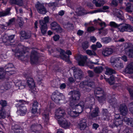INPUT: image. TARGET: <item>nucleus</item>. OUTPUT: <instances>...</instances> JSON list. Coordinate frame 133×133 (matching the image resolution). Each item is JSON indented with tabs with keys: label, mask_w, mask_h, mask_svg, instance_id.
Wrapping results in <instances>:
<instances>
[{
	"label": "nucleus",
	"mask_w": 133,
	"mask_h": 133,
	"mask_svg": "<svg viewBox=\"0 0 133 133\" xmlns=\"http://www.w3.org/2000/svg\"><path fill=\"white\" fill-rule=\"evenodd\" d=\"M68 95L71 96L69 98V105L72 110L70 108H68L67 111L68 114L71 117H76L83 112L84 107V102L81 101L77 104L81 96L78 91H71Z\"/></svg>",
	"instance_id": "nucleus-1"
},
{
	"label": "nucleus",
	"mask_w": 133,
	"mask_h": 133,
	"mask_svg": "<svg viewBox=\"0 0 133 133\" xmlns=\"http://www.w3.org/2000/svg\"><path fill=\"white\" fill-rule=\"evenodd\" d=\"M12 46L16 48L15 49H12V51L15 53V56L19 58L21 57H22V58H24L25 57L24 54H28L29 51V49L28 47H25L19 44L17 45H12Z\"/></svg>",
	"instance_id": "nucleus-2"
},
{
	"label": "nucleus",
	"mask_w": 133,
	"mask_h": 133,
	"mask_svg": "<svg viewBox=\"0 0 133 133\" xmlns=\"http://www.w3.org/2000/svg\"><path fill=\"white\" fill-rule=\"evenodd\" d=\"M121 59H122L124 62H126L127 60V57L125 56L119 57L116 56L112 57L110 60L113 67L121 69L124 67V65L122 63L121 61Z\"/></svg>",
	"instance_id": "nucleus-3"
},
{
	"label": "nucleus",
	"mask_w": 133,
	"mask_h": 133,
	"mask_svg": "<svg viewBox=\"0 0 133 133\" xmlns=\"http://www.w3.org/2000/svg\"><path fill=\"white\" fill-rule=\"evenodd\" d=\"M96 98L100 103L104 102L107 99L110 105L115 109L117 108L118 107V104L116 102V98H111L110 96H108L106 98L105 94L100 96H96Z\"/></svg>",
	"instance_id": "nucleus-4"
},
{
	"label": "nucleus",
	"mask_w": 133,
	"mask_h": 133,
	"mask_svg": "<svg viewBox=\"0 0 133 133\" xmlns=\"http://www.w3.org/2000/svg\"><path fill=\"white\" fill-rule=\"evenodd\" d=\"M51 97L52 100L57 104H61L66 102L63 101L65 99V96L57 90L55 91L52 93Z\"/></svg>",
	"instance_id": "nucleus-5"
},
{
	"label": "nucleus",
	"mask_w": 133,
	"mask_h": 133,
	"mask_svg": "<svg viewBox=\"0 0 133 133\" xmlns=\"http://www.w3.org/2000/svg\"><path fill=\"white\" fill-rule=\"evenodd\" d=\"M24 76L27 79L26 83L29 88L31 90L32 92L34 93L35 92L32 91V90L34 89L35 87V83L32 77V73L31 72L28 73L24 74Z\"/></svg>",
	"instance_id": "nucleus-6"
},
{
	"label": "nucleus",
	"mask_w": 133,
	"mask_h": 133,
	"mask_svg": "<svg viewBox=\"0 0 133 133\" xmlns=\"http://www.w3.org/2000/svg\"><path fill=\"white\" fill-rule=\"evenodd\" d=\"M117 29L121 32H133V27L128 24L122 23L118 24Z\"/></svg>",
	"instance_id": "nucleus-7"
},
{
	"label": "nucleus",
	"mask_w": 133,
	"mask_h": 133,
	"mask_svg": "<svg viewBox=\"0 0 133 133\" xmlns=\"http://www.w3.org/2000/svg\"><path fill=\"white\" fill-rule=\"evenodd\" d=\"M31 63L32 64H38L39 62L37 52L35 51H32L31 53L30 56Z\"/></svg>",
	"instance_id": "nucleus-8"
},
{
	"label": "nucleus",
	"mask_w": 133,
	"mask_h": 133,
	"mask_svg": "<svg viewBox=\"0 0 133 133\" xmlns=\"http://www.w3.org/2000/svg\"><path fill=\"white\" fill-rule=\"evenodd\" d=\"M35 6L38 12L41 14L44 15L47 12L46 9L44 6L43 3H41L38 2L36 4Z\"/></svg>",
	"instance_id": "nucleus-9"
},
{
	"label": "nucleus",
	"mask_w": 133,
	"mask_h": 133,
	"mask_svg": "<svg viewBox=\"0 0 133 133\" xmlns=\"http://www.w3.org/2000/svg\"><path fill=\"white\" fill-rule=\"evenodd\" d=\"M60 55L62 58L66 62H69V55L72 54L70 50H67L66 52L63 50L60 49Z\"/></svg>",
	"instance_id": "nucleus-10"
},
{
	"label": "nucleus",
	"mask_w": 133,
	"mask_h": 133,
	"mask_svg": "<svg viewBox=\"0 0 133 133\" xmlns=\"http://www.w3.org/2000/svg\"><path fill=\"white\" fill-rule=\"evenodd\" d=\"M74 72V76L76 79H78L77 81H80L83 76V72L82 70L77 67H75L73 68Z\"/></svg>",
	"instance_id": "nucleus-11"
},
{
	"label": "nucleus",
	"mask_w": 133,
	"mask_h": 133,
	"mask_svg": "<svg viewBox=\"0 0 133 133\" xmlns=\"http://www.w3.org/2000/svg\"><path fill=\"white\" fill-rule=\"evenodd\" d=\"M4 68L6 74L10 75L14 74L15 68L12 64L10 63L8 64L5 66Z\"/></svg>",
	"instance_id": "nucleus-12"
},
{
	"label": "nucleus",
	"mask_w": 133,
	"mask_h": 133,
	"mask_svg": "<svg viewBox=\"0 0 133 133\" xmlns=\"http://www.w3.org/2000/svg\"><path fill=\"white\" fill-rule=\"evenodd\" d=\"M7 104L6 101L5 100H1L0 101V104L2 107H0V118H4L6 117V112L3 110V108L6 106Z\"/></svg>",
	"instance_id": "nucleus-13"
},
{
	"label": "nucleus",
	"mask_w": 133,
	"mask_h": 133,
	"mask_svg": "<svg viewBox=\"0 0 133 133\" xmlns=\"http://www.w3.org/2000/svg\"><path fill=\"white\" fill-rule=\"evenodd\" d=\"M58 121L59 125L65 129L69 128L71 125L70 123L64 118L59 119Z\"/></svg>",
	"instance_id": "nucleus-14"
},
{
	"label": "nucleus",
	"mask_w": 133,
	"mask_h": 133,
	"mask_svg": "<svg viewBox=\"0 0 133 133\" xmlns=\"http://www.w3.org/2000/svg\"><path fill=\"white\" fill-rule=\"evenodd\" d=\"M65 114V111L63 108H60L57 109L55 112V117L56 119L61 118Z\"/></svg>",
	"instance_id": "nucleus-15"
},
{
	"label": "nucleus",
	"mask_w": 133,
	"mask_h": 133,
	"mask_svg": "<svg viewBox=\"0 0 133 133\" xmlns=\"http://www.w3.org/2000/svg\"><path fill=\"white\" fill-rule=\"evenodd\" d=\"M42 127L40 124L36 125L35 123L32 124L30 127L29 131L36 133H40V130H41Z\"/></svg>",
	"instance_id": "nucleus-16"
},
{
	"label": "nucleus",
	"mask_w": 133,
	"mask_h": 133,
	"mask_svg": "<svg viewBox=\"0 0 133 133\" xmlns=\"http://www.w3.org/2000/svg\"><path fill=\"white\" fill-rule=\"evenodd\" d=\"M113 52V50L111 48H106L103 49L102 51V55L104 57H108Z\"/></svg>",
	"instance_id": "nucleus-17"
},
{
	"label": "nucleus",
	"mask_w": 133,
	"mask_h": 133,
	"mask_svg": "<svg viewBox=\"0 0 133 133\" xmlns=\"http://www.w3.org/2000/svg\"><path fill=\"white\" fill-rule=\"evenodd\" d=\"M113 122L112 124L110 123V127L112 128L115 126L117 127L122 124L123 123V119L122 118L114 119L113 120Z\"/></svg>",
	"instance_id": "nucleus-18"
},
{
	"label": "nucleus",
	"mask_w": 133,
	"mask_h": 133,
	"mask_svg": "<svg viewBox=\"0 0 133 133\" xmlns=\"http://www.w3.org/2000/svg\"><path fill=\"white\" fill-rule=\"evenodd\" d=\"M103 116L102 119L103 120L109 121L111 118L110 114L108 112L106 109H103L102 111Z\"/></svg>",
	"instance_id": "nucleus-19"
},
{
	"label": "nucleus",
	"mask_w": 133,
	"mask_h": 133,
	"mask_svg": "<svg viewBox=\"0 0 133 133\" xmlns=\"http://www.w3.org/2000/svg\"><path fill=\"white\" fill-rule=\"evenodd\" d=\"M39 23L41 25L40 29L41 33L44 35L45 34L47 30V27L46 24L44 23L43 21V20H41L39 21Z\"/></svg>",
	"instance_id": "nucleus-20"
},
{
	"label": "nucleus",
	"mask_w": 133,
	"mask_h": 133,
	"mask_svg": "<svg viewBox=\"0 0 133 133\" xmlns=\"http://www.w3.org/2000/svg\"><path fill=\"white\" fill-rule=\"evenodd\" d=\"M42 118L46 126V124H48L49 121V111L44 110L42 114Z\"/></svg>",
	"instance_id": "nucleus-21"
},
{
	"label": "nucleus",
	"mask_w": 133,
	"mask_h": 133,
	"mask_svg": "<svg viewBox=\"0 0 133 133\" xmlns=\"http://www.w3.org/2000/svg\"><path fill=\"white\" fill-rule=\"evenodd\" d=\"M119 111L121 114L125 116L127 114L128 110L127 107L124 104H123L120 105L119 107Z\"/></svg>",
	"instance_id": "nucleus-22"
},
{
	"label": "nucleus",
	"mask_w": 133,
	"mask_h": 133,
	"mask_svg": "<svg viewBox=\"0 0 133 133\" xmlns=\"http://www.w3.org/2000/svg\"><path fill=\"white\" fill-rule=\"evenodd\" d=\"M20 38L22 40L28 39L31 36V35L30 33L26 32L24 31H21L20 32Z\"/></svg>",
	"instance_id": "nucleus-23"
},
{
	"label": "nucleus",
	"mask_w": 133,
	"mask_h": 133,
	"mask_svg": "<svg viewBox=\"0 0 133 133\" xmlns=\"http://www.w3.org/2000/svg\"><path fill=\"white\" fill-rule=\"evenodd\" d=\"M86 121V119H85L82 118L80 120L78 126L81 130H83L86 128L87 126Z\"/></svg>",
	"instance_id": "nucleus-24"
},
{
	"label": "nucleus",
	"mask_w": 133,
	"mask_h": 133,
	"mask_svg": "<svg viewBox=\"0 0 133 133\" xmlns=\"http://www.w3.org/2000/svg\"><path fill=\"white\" fill-rule=\"evenodd\" d=\"M78 57L81 58V60L79 61L78 64L79 65L84 66L86 63V60L88 58L87 56L80 55Z\"/></svg>",
	"instance_id": "nucleus-25"
},
{
	"label": "nucleus",
	"mask_w": 133,
	"mask_h": 133,
	"mask_svg": "<svg viewBox=\"0 0 133 133\" xmlns=\"http://www.w3.org/2000/svg\"><path fill=\"white\" fill-rule=\"evenodd\" d=\"M125 71L126 73H133V62L129 64L125 68Z\"/></svg>",
	"instance_id": "nucleus-26"
},
{
	"label": "nucleus",
	"mask_w": 133,
	"mask_h": 133,
	"mask_svg": "<svg viewBox=\"0 0 133 133\" xmlns=\"http://www.w3.org/2000/svg\"><path fill=\"white\" fill-rule=\"evenodd\" d=\"M76 12L78 16L83 15L86 14L85 10L82 7H79L76 9Z\"/></svg>",
	"instance_id": "nucleus-27"
},
{
	"label": "nucleus",
	"mask_w": 133,
	"mask_h": 133,
	"mask_svg": "<svg viewBox=\"0 0 133 133\" xmlns=\"http://www.w3.org/2000/svg\"><path fill=\"white\" fill-rule=\"evenodd\" d=\"M94 92L95 95L96 97L97 95H98L100 96L105 94L102 89L99 87H98L95 89L94 90Z\"/></svg>",
	"instance_id": "nucleus-28"
},
{
	"label": "nucleus",
	"mask_w": 133,
	"mask_h": 133,
	"mask_svg": "<svg viewBox=\"0 0 133 133\" xmlns=\"http://www.w3.org/2000/svg\"><path fill=\"white\" fill-rule=\"evenodd\" d=\"M10 8H7L5 11L0 12V17L10 15Z\"/></svg>",
	"instance_id": "nucleus-29"
},
{
	"label": "nucleus",
	"mask_w": 133,
	"mask_h": 133,
	"mask_svg": "<svg viewBox=\"0 0 133 133\" xmlns=\"http://www.w3.org/2000/svg\"><path fill=\"white\" fill-rule=\"evenodd\" d=\"M15 35H12L9 36H8L3 39V41L4 43L8 42L9 44L11 42V41L12 40L15 36Z\"/></svg>",
	"instance_id": "nucleus-30"
},
{
	"label": "nucleus",
	"mask_w": 133,
	"mask_h": 133,
	"mask_svg": "<svg viewBox=\"0 0 133 133\" xmlns=\"http://www.w3.org/2000/svg\"><path fill=\"white\" fill-rule=\"evenodd\" d=\"M124 122H126L127 124L132 127H133V118H128L127 117H125L123 119Z\"/></svg>",
	"instance_id": "nucleus-31"
},
{
	"label": "nucleus",
	"mask_w": 133,
	"mask_h": 133,
	"mask_svg": "<svg viewBox=\"0 0 133 133\" xmlns=\"http://www.w3.org/2000/svg\"><path fill=\"white\" fill-rule=\"evenodd\" d=\"M93 3L95 4L97 7H101L107 2L104 0L100 1L99 2L97 1L96 0H93Z\"/></svg>",
	"instance_id": "nucleus-32"
},
{
	"label": "nucleus",
	"mask_w": 133,
	"mask_h": 133,
	"mask_svg": "<svg viewBox=\"0 0 133 133\" xmlns=\"http://www.w3.org/2000/svg\"><path fill=\"white\" fill-rule=\"evenodd\" d=\"M99 112L98 108L97 107H95L92 111L91 114V116L93 117H95L98 116Z\"/></svg>",
	"instance_id": "nucleus-33"
},
{
	"label": "nucleus",
	"mask_w": 133,
	"mask_h": 133,
	"mask_svg": "<svg viewBox=\"0 0 133 133\" xmlns=\"http://www.w3.org/2000/svg\"><path fill=\"white\" fill-rule=\"evenodd\" d=\"M127 49L128 50V51L127 52V54L130 57H133V45H131L130 47L128 46Z\"/></svg>",
	"instance_id": "nucleus-34"
},
{
	"label": "nucleus",
	"mask_w": 133,
	"mask_h": 133,
	"mask_svg": "<svg viewBox=\"0 0 133 133\" xmlns=\"http://www.w3.org/2000/svg\"><path fill=\"white\" fill-rule=\"evenodd\" d=\"M10 2L11 4H16L20 6L23 5L22 0H10Z\"/></svg>",
	"instance_id": "nucleus-35"
},
{
	"label": "nucleus",
	"mask_w": 133,
	"mask_h": 133,
	"mask_svg": "<svg viewBox=\"0 0 133 133\" xmlns=\"http://www.w3.org/2000/svg\"><path fill=\"white\" fill-rule=\"evenodd\" d=\"M17 21L19 27L22 28L24 24L23 19L21 17H18Z\"/></svg>",
	"instance_id": "nucleus-36"
},
{
	"label": "nucleus",
	"mask_w": 133,
	"mask_h": 133,
	"mask_svg": "<svg viewBox=\"0 0 133 133\" xmlns=\"http://www.w3.org/2000/svg\"><path fill=\"white\" fill-rule=\"evenodd\" d=\"M87 82L86 81H83V82H81L79 84V87L81 88H83L84 90H85V89H86V91H89V90L86 87V86L87 85Z\"/></svg>",
	"instance_id": "nucleus-37"
},
{
	"label": "nucleus",
	"mask_w": 133,
	"mask_h": 133,
	"mask_svg": "<svg viewBox=\"0 0 133 133\" xmlns=\"http://www.w3.org/2000/svg\"><path fill=\"white\" fill-rule=\"evenodd\" d=\"M12 128L14 131V132L15 133H18L20 130L22 129L18 125H15V126L13 125L12 127Z\"/></svg>",
	"instance_id": "nucleus-38"
},
{
	"label": "nucleus",
	"mask_w": 133,
	"mask_h": 133,
	"mask_svg": "<svg viewBox=\"0 0 133 133\" xmlns=\"http://www.w3.org/2000/svg\"><path fill=\"white\" fill-rule=\"evenodd\" d=\"M115 71L110 68H107L105 72V74L108 75H110L115 73Z\"/></svg>",
	"instance_id": "nucleus-39"
},
{
	"label": "nucleus",
	"mask_w": 133,
	"mask_h": 133,
	"mask_svg": "<svg viewBox=\"0 0 133 133\" xmlns=\"http://www.w3.org/2000/svg\"><path fill=\"white\" fill-rule=\"evenodd\" d=\"M86 52L87 54L90 56H97V55L95 52L94 51L87 50L86 51Z\"/></svg>",
	"instance_id": "nucleus-40"
},
{
	"label": "nucleus",
	"mask_w": 133,
	"mask_h": 133,
	"mask_svg": "<svg viewBox=\"0 0 133 133\" xmlns=\"http://www.w3.org/2000/svg\"><path fill=\"white\" fill-rule=\"evenodd\" d=\"M103 69L102 66H98L95 68L94 69V71L96 73H100L103 71Z\"/></svg>",
	"instance_id": "nucleus-41"
},
{
	"label": "nucleus",
	"mask_w": 133,
	"mask_h": 133,
	"mask_svg": "<svg viewBox=\"0 0 133 133\" xmlns=\"http://www.w3.org/2000/svg\"><path fill=\"white\" fill-rule=\"evenodd\" d=\"M127 7L126 8V11L128 12H131L133 11V10L131 8V4L129 3H128L127 4Z\"/></svg>",
	"instance_id": "nucleus-42"
},
{
	"label": "nucleus",
	"mask_w": 133,
	"mask_h": 133,
	"mask_svg": "<svg viewBox=\"0 0 133 133\" xmlns=\"http://www.w3.org/2000/svg\"><path fill=\"white\" fill-rule=\"evenodd\" d=\"M12 85V83L11 82L5 83L4 86V89L6 90L9 89L11 87Z\"/></svg>",
	"instance_id": "nucleus-43"
},
{
	"label": "nucleus",
	"mask_w": 133,
	"mask_h": 133,
	"mask_svg": "<svg viewBox=\"0 0 133 133\" xmlns=\"http://www.w3.org/2000/svg\"><path fill=\"white\" fill-rule=\"evenodd\" d=\"M114 12L116 15H119L121 16H122L123 14V12L119 9H115L114 10Z\"/></svg>",
	"instance_id": "nucleus-44"
},
{
	"label": "nucleus",
	"mask_w": 133,
	"mask_h": 133,
	"mask_svg": "<svg viewBox=\"0 0 133 133\" xmlns=\"http://www.w3.org/2000/svg\"><path fill=\"white\" fill-rule=\"evenodd\" d=\"M111 39L109 37H105L101 38V42L104 43H108L111 41Z\"/></svg>",
	"instance_id": "nucleus-45"
},
{
	"label": "nucleus",
	"mask_w": 133,
	"mask_h": 133,
	"mask_svg": "<svg viewBox=\"0 0 133 133\" xmlns=\"http://www.w3.org/2000/svg\"><path fill=\"white\" fill-rule=\"evenodd\" d=\"M55 106V104L53 103H52L50 102L49 103L48 105V108L46 110L50 111V110L52 108L54 107Z\"/></svg>",
	"instance_id": "nucleus-46"
},
{
	"label": "nucleus",
	"mask_w": 133,
	"mask_h": 133,
	"mask_svg": "<svg viewBox=\"0 0 133 133\" xmlns=\"http://www.w3.org/2000/svg\"><path fill=\"white\" fill-rule=\"evenodd\" d=\"M87 85L88 86L90 87L91 88H93L95 87V85L94 82L92 81H87Z\"/></svg>",
	"instance_id": "nucleus-47"
},
{
	"label": "nucleus",
	"mask_w": 133,
	"mask_h": 133,
	"mask_svg": "<svg viewBox=\"0 0 133 133\" xmlns=\"http://www.w3.org/2000/svg\"><path fill=\"white\" fill-rule=\"evenodd\" d=\"M82 48L84 50H86L89 46L88 42L87 41L83 42L82 44Z\"/></svg>",
	"instance_id": "nucleus-48"
},
{
	"label": "nucleus",
	"mask_w": 133,
	"mask_h": 133,
	"mask_svg": "<svg viewBox=\"0 0 133 133\" xmlns=\"http://www.w3.org/2000/svg\"><path fill=\"white\" fill-rule=\"evenodd\" d=\"M15 18H13L9 20V22L7 23V26L10 27L15 22Z\"/></svg>",
	"instance_id": "nucleus-49"
},
{
	"label": "nucleus",
	"mask_w": 133,
	"mask_h": 133,
	"mask_svg": "<svg viewBox=\"0 0 133 133\" xmlns=\"http://www.w3.org/2000/svg\"><path fill=\"white\" fill-rule=\"evenodd\" d=\"M63 26L65 28H70L73 27V24L70 23H68L66 24H63Z\"/></svg>",
	"instance_id": "nucleus-50"
},
{
	"label": "nucleus",
	"mask_w": 133,
	"mask_h": 133,
	"mask_svg": "<svg viewBox=\"0 0 133 133\" xmlns=\"http://www.w3.org/2000/svg\"><path fill=\"white\" fill-rule=\"evenodd\" d=\"M3 68H0V77L3 78L5 77V72H4L3 70Z\"/></svg>",
	"instance_id": "nucleus-51"
},
{
	"label": "nucleus",
	"mask_w": 133,
	"mask_h": 133,
	"mask_svg": "<svg viewBox=\"0 0 133 133\" xmlns=\"http://www.w3.org/2000/svg\"><path fill=\"white\" fill-rule=\"evenodd\" d=\"M58 25L56 22H54L51 23V26L52 29L54 30Z\"/></svg>",
	"instance_id": "nucleus-52"
},
{
	"label": "nucleus",
	"mask_w": 133,
	"mask_h": 133,
	"mask_svg": "<svg viewBox=\"0 0 133 133\" xmlns=\"http://www.w3.org/2000/svg\"><path fill=\"white\" fill-rule=\"evenodd\" d=\"M99 34H101L103 35H105L107 34V31L106 30H103L102 29L99 30Z\"/></svg>",
	"instance_id": "nucleus-53"
},
{
	"label": "nucleus",
	"mask_w": 133,
	"mask_h": 133,
	"mask_svg": "<svg viewBox=\"0 0 133 133\" xmlns=\"http://www.w3.org/2000/svg\"><path fill=\"white\" fill-rule=\"evenodd\" d=\"M128 107L130 111L132 114H133V102L129 103Z\"/></svg>",
	"instance_id": "nucleus-54"
},
{
	"label": "nucleus",
	"mask_w": 133,
	"mask_h": 133,
	"mask_svg": "<svg viewBox=\"0 0 133 133\" xmlns=\"http://www.w3.org/2000/svg\"><path fill=\"white\" fill-rule=\"evenodd\" d=\"M26 82L25 81H22L21 82V89L24 88L26 85Z\"/></svg>",
	"instance_id": "nucleus-55"
},
{
	"label": "nucleus",
	"mask_w": 133,
	"mask_h": 133,
	"mask_svg": "<svg viewBox=\"0 0 133 133\" xmlns=\"http://www.w3.org/2000/svg\"><path fill=\"white\" fill-rule=\"evenodd\" d=\"M110 24L111 26L114 27L117 29L118 24H117L115 22H110Z\"/></svg>",
	"instance_id": "nucleus-56"
},
{
	"label": "nucleus",
	"mask_w": 133,
	"mask_h": 133,
	"mask_svg": "<svg viewBox=\"0 0 133 133\" xmlns=\"http://www.w3.org/2000/svg\"><path fill=\"white\" fill-rule=\"evenodd\" d=\"M57 32H61L62 31V29L60 26L58 25L54 30Z\"/></svg>",
	"instance_id": "nucleus-57"
},
{
	"label": "nucleus",
	"mask_w": 133,
	"mask_h": 133,
	"mask_svg": "<svg viewBox=\"0 0 133 133\" xmlns=\"http://www.w3.org/2000/svg\"><path fill=\"white\" fill-rule=\"evenodd\" d=\"M95 30V28L92 26L89 27L87 29V31L89 32H91Z\"/></svg>",
	"instance_id": "nucleus-58"
},
{
	"label": "nucleus",
	"mask_w": 133,
	"mask_h": 133,
	"mask_svg": "<svg viewBox=\"0 0 133 133\" xmlns=\"http://www.w3.org/2000/svg\"><path fill=\"white\" fill-rule=\"evenodd\" d=\"M123 133H131V131L130 129L126 128L123 131Z\"/></svg>",
	"instance_id": "nucleus-59"
},
{
	"label": "nucleus",
	"mask_w": 133,
	"mask_h": 133,
	"mask_svg": "<svg viewBox=\"0 0 133 133\" xmlns=\"http://www.w3.org/2000/svg\"><path fill=\"white\" fill-rule=\"evenodd\" d=\"M21 112H22V111H24V113L27 111V109L26 107L25 106H23L20 109Z\"/></svg>",
	"instance_id": "nucleus-60"
},
{
	"label": "nucleus",
	"mask_w": 133,
	"mask_h": 133,
	"mask_svg": "<svg viewBox=\"0 0 133 133\" xmlns=\"http://www.w3.org/2000/svg\"><path fill=\"white\" fill-rule=\"evenodd\" d=\"M60 36L58 35H56L53 37L54 40L55 41H56L58 40Z\"/></svg>",
	"instance_id": "nucleus-61"
},
{
	"label": "nucleus",
	"mask_w": 133,
	"mask_h": 133,
	"mask_svg": "<svg viewBox=\"0 0 133 133\" xmlns=\"http://www.w3.org/2000/svg\"><path fill=\"white\" fill-rule=\"evenodd\" d=\"M90 97V98L87 97L86 99V101H94L95 100L94 98L92 96L89 95Z\"/></svg>",
	"instance_id": "nucleus-62"
},
{
	"label": "nucleus",
	"mask_w": 133,
	"mask_h": 133,
	"mask_svg": "<svg viewBox=\"0 0 133 133\" xmlns=\"http://www.w3.org/2000/svg\"><path fill=\"white\" fill-rule=\"evenodd\" d=\"M38 105V103L36 101H34L32 105V107L34 108H37Z\"/></svg>",
	"instance_id": "nucleus-63"
},
{
	"label": "nucleus",
	"mask_w": 133,
	"mask_h": 133,
	"mask_svg": "<svg viewBox=\"0 0 133 133\" xmlns=\"http://www.w3.org/2000/svg\"><path fill=\"white\" fill-rule=\"evenodd\" d=\"M111 4L114 6H116L118 5V2L116 0H113L111 2Z\"/></svg>",
	"instance_id": "nucleus-64"
}]
</instances>
